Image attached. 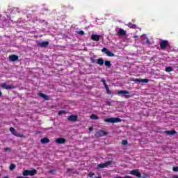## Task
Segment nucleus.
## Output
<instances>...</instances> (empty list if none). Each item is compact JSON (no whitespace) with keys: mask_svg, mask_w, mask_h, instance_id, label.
<instances>
[{"mask_svg":"<svg viewBox=\"0 0 178 178\" xmlns=\"http://www.w3.org/2000/svg\"><path fill=\"white\" fill-rule=\"evenodd\" d=\"M118 94H120L121 97L124 98H131L133 97V92H129L128 90H120L118 92Z\"/></svg>","mask_w":178,"mask_h":178,"instance_id":"obj_1","label":"nucleus"},{"mask_svg":"<svg viewBox=\"0 0 178 178\" xmlns=\"http://www.w3.org/2000/svg\"><path fill=\"white\" fill-rule=\"evenodd\" d=\"M106 123H120L122 122V120L119 118H111L104 119Z\"/></svg>","mask_w":178,"mask_h":178,"instance_id":"obj_2","label":"nucleus"},{"mask_svg":"<svg viewBox=\"0 0 178 178\" xmlns=\"http://www.w3.org/2000/svg\"><path fill=\"white\" fill-rule=\"evenodd\" d=\"M0 87L3 90H13L15 86L13 85H9L8 83H1Z\"/></svg>","mask_w":178,"mask_h":178,"instance_id":"obj_3","label":"nucleus"},{"mask_svg":"<svg viewBox=\"0 0 178 178\" xmlns=\"http://www.w3.org/2000/svg\"><path fill=\"white\" fill-rule=\"evenodd\" d=\"M109 165H112V161H108L106 163L98 164L97 166V169H104V168H108Z\"/></svg>","mask_w":178,"mask_h":178,"instance_id":"obj_4","label":"nucleus"},{"mask_svg":"<svg viewBox=\"0 0 178 178\" xmlns=\"http://www.w3.org/2000/svg\"><path fill=\"white\" fill-rule=\"evenodd\" d=\"M37 173V170H25L23 172V176H34Z\"/></svg>","mask_w":178,"mask_h":178,"instance_id":"obj_5","label":"nucleus"},{"mask_svg":"<svg viewBox=\"0 0 178 178\" xmlns=\"http://www.w3.org/2000/svg\"><path fill=\"white\" fill-rule=\"evenodd\" d=\"M169 46V42L168 40H162L160 43L161 49H166Z\"/></svg>","mask_w":178,"mask_h":178,"instance_id":"obj_6","label":"nucleus"},{"mask_svg":"<svg viewBox=\"0 0 178 178\" xmlns=\"http://www.w3.org/2000/svg\"><path fill=\"white\" fill-rule=\"evenodd\" d=\"M102 52H104V54H106V55H107V56H110L111 58L115 56V54L112 53L111 51H109V49H106V47H104L102 49Z\"/></svg>","mask_w":178,"mask_h":178,"instance_id":"obj_7","label":"nucleus"},{"mask_svg":"<svg viewBox=\"0 0 178 178\" xmlns=\"http://www.w3.org/2000/svg\"><path fill=\"white\" fill-rule=\"evenodd\" d=\"M49 45V42L43 41L38 43V47H40V48H47Z\"/></svg>","mask_w":178,"mask_h":178,"instance_id":"obj_8","label":"nucleus"},{"mask_svg":"<svg viewBox=\"0 0 178 178\" xmlns=\"http://www.w3.org/2000/svg\"><path fill=\"white\" fill-rule=\"evenodd\" d=\"M131 81H135L136 83H148L149 80L148 79H132Z\"/></svg>","mask_w":178,"mask_h":178,"instance_id":"obj_9","label":"nucleus"},{"mask_svg":"<svg viewBox=\"0 0 178 178\" xmlns=\"http://www.w3.org/2000/svg\"><path fill=\"white\" fill-rule=\"evenodd\" d=\"M10 133H12V134H13V136H15V137H24V135H20L17 133V131H16V130L15 129V128L13 127H10Z\"/></svg>","mask_w":178,"mask_h":178,"instance_id":"obj_10","label":"nucleus"},{"mask_svg":"<svg viewBox=\"0 0 178 178\" xmlns=\"http://www.w3.org/2000/svg\"><path fill=\"white\" fill-rule=\"evenodd\" d=\"M130 175H133L134 176H136V177L141 178V172H138V170H132L130 171Z\"/></svg>","mask_w":178,"mask_h":178,"instance_id":"obj_11","label":"nucleus"},{"mask_svg":"<svg viewBox=\"0 0 178 178\" xmlns=\"http://www.w3.org/2000/svg\"><path fill=\"white\" fill-rule=\"evenodd\" d=\"M106 134H108L104 131H99L95 133V137L99 138V137H104V136H106Z\"/></svg>","mask_w":178,"mask_h":178,"instance_id":"obj_12","label":"nucleus"},{"mask_svg":"<svg viewBox=\"0 0 178 178\" xmlns=\"http://www.w3.org/2000/svg\"><path fill=\"white\" fill-rule=\"evenodd\" d=\"M117 35H126V31H124L122 29H116Z\"/></svg>","mask_w":178,"mask_h":178,"instance_id":"obj_13","label":"nucleus"},{"mask_svg":"<svg viewBox=\"0 0 178 178\" xmlns=\"http://www.w3.org/2000/svg\"><path fill=\"white\" fill-rule=\"evenodd\" d=\"M8 10L10 13H13V15H17V13H20V11L19 10V8H10V9H9Z\"/></svg>","mask_w":178,"mask_h":178,"instance_id":"obj_14","label":"nucleus"},{"mask_svg":"<svg viewBox=\"0 0 178 178\" xmlns=\"http://www.w3.org/2000/svg\"><path fill=\"white\" fill-rule=\"evenodd\" d=\"M9 59L11 62H16V60H19V56L13 54L9 56Z\"/></svg>","mask_w":178,"mask_h":178,"instance_id":"obj_15","label":"nucleus"},{"mask_svg":"<svg viewBox=\"0 0 178 178\" xmlns=\"http://www.w3.org/2000/svg\"><path fill=\"white\" fill-rule=\"evenodd\" d=\"M56 144H65L66 143V139L63 138H58L56 140Z\"/></svg>","mask_w":178,"mask_h":178,"instance_id":"obj_16","label":"nucleus"},{"mask_svg":"<svg viewBox=\"0 0 178 178\" xmlns=\"http://www.w3.org/2000/svg\"><path fill=\"white\" fill-rule=\"evenodd\" d=\"M100 37L101 36L99 35L92 34L91 39L92 40V41H99Z\"/></svg>","mask_w":178,"mask_h":178,"instance_id":"obj_17","label":"nucleus"},{"mask_svg":"<svg viewBox=\"0 0 178 178\" xmlns=\"http://www.w3.org/2000/svg\"><path fill=\"white\" fill-rule=\"evenodd\" d=\"M39 97H41L44 99L45 101H49V97L44 93H39L38 94Z\"/></svg>","mask_w":178,"mask_h":178,"instance_id":"obj_18","label":"nucleus"},{"mask_svg":"<svg viewBox=\"0 0 178 178\" xmlns=\"http://www.w3.org/2000/svg\"><path fill=\"white\" fill-rule=\"evenodd\" d=\"M68 120H70V122H76V121H77V115H70L68 118Z\"/></svg>","mask_w":178,"mask_h":178,"instance_id":"obj_19","label":"nucleus"},{"mask_svg":"<svg viewBox=\"0 0 178 178\" xmlns=\"http://www.w3.org/2000/svg\"><path fill=\"white\" fill-rule=\"evenodd\" d=\"M49 139L48 138H43L40 140L42 144H48L49 143Z\"/></svg>","mask_w":178,"mask_h":178,"instance_id":"obj_20","label":"nucleus"},{"mask_svg":"<svg viewBox=\"0 0 178 178\" xmlns=\"http://www.w3.org/2000/svg\"><path fill=\"white\" fill-rule=\"evenodd\" d=\"M96 63H97V65H99L100 66H102L104 63V59H102V58L97 59Z\"/></svg>","mask_w":178,"mask_h":178,"instance_id":"obj_21","label":"nucleus"},{"mask_svg":"<svg viewBox=\"0 0 178 178\" xmlns=\"http://www.w3.org/2000/svg\"><path fill=\"white\" fill-rule=\"evenodd\" d=\"M177 132H176L175 130H172V131H166L165 134H169L170 136H173V134H176Z\"/></svg>","mask_w":178,"mask_h":178,"instance_id":"obj_22","label":"nucleus"},{"mask_svg":"<svg viewBox=\"0 0 178 178\" xmlns=\"http://www.w3.org/2000/svg\"><path fill=\"white\" fill-rule=\"evenodd\" d=\"M90 119H92V120H98L99 118L97 117V115L92 114V115H90Z\"/></svg>","mask_w":178,"mask_h":178,"instance_id":"obj_23","label":"nucleus"},{"mask_svg":"<svg viewBox=\"0 0 178 178\" xmlns=\"http://www.w3.org/2000/svg\"><path fill=\"white\" fill-rule=\"evenodd\" d=\"M102 82L103 83L106 90H109V87L108 86V85L106 84V81H105V79H102Z\"/></svg>","mask_w":178,"mask_h":178,"instance_id":"obj_24","label":"nucleus"},{"mask_svg":"<svg viewBox=\"0 0 178 178\" xmlns=\"http://www.w3.org/2000/svg\"><path fill=\"white\" fill-rule=\"evenodd\" d=\"M165 72H167L168 73H170V72H173V67H167L165 68Z\"/></svg>","mask_w":178,"mask_h":178,"instance_id":"obj_25","label":"nucleus"},{"mask_svg":"<svg viewBox=\"0 0 178 178\" xmlns=\"http://www.w3.org/2000/svg\"><path fill=\"white\" fill-rule=\"evenodd\" d=\"M104 65L105 66H107V67H111V66H112V65L111 64V61L109 60H106L104 62Z\"/></svg>","mask_w":178,"mask_h":178,"instance_id":"obj_26","label":"nucleus"},{"mask_svg":"<svg viewBox=\"0 0 178 178\" xmlns=\"http://www.w3.org/2000/svg\"><path fill=\"white\" fill-rule=\"evenodd\" d=\"M15 169H16V165L11 163L10 165V170H15Z\"/></svg>","mask_w":178,"mask_h":178,"instance_id":"obj_27","label":"nucleus"},{"mask_svg":"<svg viewBox=\"0 0 178 178\" xmlns=\"http://www.w3.org/2000/svg\"><path fill=\"white\" fill-rule=\"evenodd\" d=\"M128 27H129L130 29H136V24H133L131 23H129L128 24Z\"/></svg>","mask_w":178,"mask_h":178,"instance_id":"obj_28","label":"nucleus"},{"mask_svg":"<svg viewBox=\"0 0 178 178\" xmlns=\"http://www.w3.org/2000/svg\"><path fill=\"white\" fill-rule=\"evenodd\" d=\"M65 113H66V111L62 110V111H58V116H60L61 115H63Z\"/></svg>","mask_w":178,"mask_h":178,"instance_id":"obj_29","label":"nucleus"},{"mask_svg":"<svg viewBox=\"0 0 178 178\" xmlns=\"http://www.w3.org/2000/svg\"><path fill=\"white\" fill-rule=\"evenodd\" d=\"M76 34H79V35H84L85 33L84 31H77Z\"/></svg>","mask_w":178,"mask_h":178,"instance_id":"obj_30","label":"nucleus"},{"mask_svg":"<svg viewBox=\"0 0 178 178\" xmlns=\"http://www.w3.org/2000/svg\"><path fill=\"white\" fill-rule=\"evenodd\" d=\"M90 59L92 63H95V62H97V59H95V57H90Z\"/></svg>","mask_w":178,"mask_h":178,"instance_id":"obj_31","label":"nucleus"},{"mask_svg":"<svg viewBox=\"0 0 178 178\" xmlns=\"http://www.w3.org/2000/svg\"><path fill=\"white\" fill-rule=\"evenodd\" d=\"M106 105H108V106H112V102L106 101Z\"/></svg>","mask_w":178,"mask_h":178,"instance_id":"obj_32","label":"nucleus"},{"mask_svg":"<svg viewBox=\"0 0 178 178\" xmlns=\"http://www.w3.org/2000/svg\"><path fill=\"white\" fill-rule=\"evenodd\" d=\"M122 145H127V140H123L122 141Z\"/></svg>","mask_w":178,"mask_h":178,"instance_id":"obj_33","label":"nucleus"},{"mask_svg":"<svg viewBox=\"0 0 178 178\" xmlns=\"http://www.w3.org/2000/svg\"><path fill=\"white\" fill-rule=\"evenodd\" d=\"M4 151H5V152H10V148H9V147H6L5 149H4Z\"/></svg>","mask_w":178,"mask_h":178,"instance_id":"obj_34","label":"nucleus"},{"mask_svg":"<svg viewBox=\"0 0 178 178\" xmlns=\"http://www.w3.org/2000/svg\"><path fill=\"white\" fill-rule=\"evenodd\" d=\"M172 170L173 172H178V167H173Z\"/></svg>","mask_w":178,"mask_h":178,"instance_id":"obj_35","label":"nucleus"},{"mask_svg":"<svg viewBox=\"0 0 178 178\" xmlns=\"http://www.w3.org/2000/svg\"><path fill=\"white\" fill-rule=\"evenodd\" d=\"M94 173H92V172H90L89 174H88V176H89V177H92V176H94Z\"/></svg>","mask_w":178,"mask_h":178,"instance_id":"obj_36","label":"nucleus"},{"mask_svg":"<svg viewBox=\"0 0 178 178\" xmlns=\"http://www.w3.org/2000/svg\"><path fill=\"white\" fill-rule=\"evenodd\" d=\"M106 94H112L111 90H106Z\"/></svg>","mask_w":178,"mask_h":178,"instance_id":"obj_37","label":"nucleus"},{"mask_svg":"<svg viewBox=\"0 0 178 178\" xmlns=\"http://www.w3.org/2000/svg\"><path fill=\"white\" fill-rule=\"evenodd\" d=\"M146 44H149V39L148 38H146Z\"/></svg>","mask_w":178,"mask_h":178,"instance_id":"obj_38","label":"nucleus"},{"mask_svg":"<svg viewBox=\"0 0 178 178\" xmlns=\"http://www.w3.org/2000/svg\"><path fill=\"white\" fill-rule=\"evenodd\" d=\"M94 130V128L92 127H89V131H93Z\"/></svg>","mask_w":178,"mask_h":178,"instance_id":"obj_39","label":"nucleus"},{"mask_svg":"<svg viewBox=\"0 0 178 178\" xmlns=\"http://www.w3.org/2000/svg\"><path fill=\"white\" fill-rule=\"evenodd\" d=\"M54 171H55V170H51L49 171V173H54Z\"/></svg>","mask_w":178,"mask_h":178,"instance_id":"obj_40","label":"nucleus"},{"mask_svg":"<svg viewBox=\"0 0 178 178\" xmlns=\"http://www.w3.org/2000/svg\"><path fill=\"white\" fill-rule=\"evenodd\" d=\"M173 178H178V176L177 175H174Z\"/></svg>","mask_w":178,"mask_h":178,"instance_id":"obj_41","label":"nucleus"},{"mask_svg":"<svg viewBox=\"0 0 178 178\" xmlns=\"http://www.w3.org/2000/svg\"><path fill=\"white\" fill-rule=\"evenodd\" d=\"M1 95H2V92L0 91V97H1Z\"/></svg>","mask_w":178,"mask_h":178,"instance_id":"obj_42","label":"nucleus"},{"mask_svg":"<svg viewBox=\"0 0 178 178\" xmlns=\"http://www.w3.org/2000/svg\"><path fill=\"white\" fill-rule=\"evenodd\" d=\"M138 36H137V35H135V38H138Z\"/></svg>","mask_w":178,"mask_h":178,"instance_id":"obj_43","label":"nucleus"},{"mask_svg":"<svg viewBox=\"0 0 178 178\" xmlns=\"http://www.w3.org/2000/svg\"><path fill=\"white\" fill-rule=\"evenodd\" d=\"M144 36L145 37V35H142V37H144Z\"/></svg>","mask_w":178,"mask_h":178,"instance_id":"obj_44","label":"nucleus"}]
</instances>
